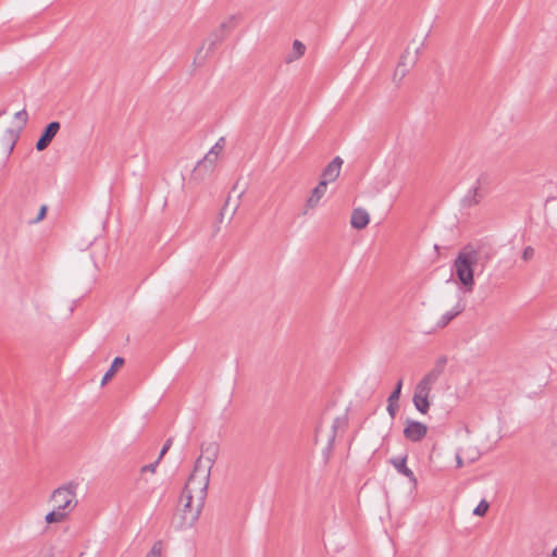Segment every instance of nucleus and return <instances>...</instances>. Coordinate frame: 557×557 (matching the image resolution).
<instances>
[{
	"mask_svg": "<svg viewBox=\"0 0 557 557\" xmlns=\"http://www.w3.org/2000/svg\"><path fill=\"white\" fill-rule=\"evenodd\" d=\"M480 182L481 178L478 180L476 185L470 188L468 194L463 197V206L471 207L480 202V199L482 198V195L480 194Z\"/></svg>",
	"mask_w": 557,
	"mask_h": 557,
	"instance_id": "obj_15",
	"label": "nucleus"
},
{
	"mask_svg": "<svg viewBox=\"0 0 557 557\" xmlns=\"http://www.w3.org/2000/svg\"><path fill=\"white\" fill-rule=\"evenodd\" d=\"M391 463L394 466L398 473L408 478L412 486H417V478L412 470L407 467V456L392 458Z\"/></svg>",
	"mask_w": 557,
	"mask_h": 557,
	"instance_id": "obj_12",
	"label": "nucleus"
},
{
	"mask_svg": "<svg viewBox=\"0 0 557 557\" xmlns=\"http://www.w3.org/2000/svg\"><path fill=\"white\" fill-rule=\"evenodd\" d=\"M432 387V385L428 384L421 379L420 382L416 385L414 392L423 395H430Z\"/></svg>",
	"mask_w": 557,
	"mask_h": 557,
	"instance_id": "obj_25",
	"label": "nucleus"
},
{
	"mask_svg": "<svg viewBox=\"0 0 557 557\" xmlns=\"http://www.w3.org/2000/svg\"><path fill=\"white\" fill-rule=\"evenodd\" d=\"M419 50H420V48H416L414 53L412 55H410V52L407 49L405 51V53L400 57V60L397 65L399 67L408 69V70L410 67H412L417 62Z\"/></svg>",
	"mask_w": 557,
	"mask_h": 557,
	"instance_id": "obj_18",
	"label": "nucleus"
},
{
	"mask_svg": "<svg viewBox=\"0 0 557 557\" xmlns=\"http://www.w3.org/2000/svg\"><path fill=\"white\" fill-rule=\"evenodd\" d=\"M423 381H425L428 384L430 385H434L436 383V381L438 380V377L430 372H428L423 377H422Z\"/></svg>",
	"mask_w": 557,
	"mask_h": 557,
	"instance_id": "obj_37",
	"label": "nucleus"
},
{
	"mask_svg": "<svg viewBox=\"0 0 557 557\" xmlns=\"http://www.w3.org/2000/svg\"><path fill=\"white\" fill-rule=\"evenodd\" d=\"M344 423L342 418L334 419L332 423V434L329 437L327 449H331L335 441L337 429Z\"/></svg>",
	"mask_w": 557,
	"mask_h": 557,
	"instance_id": "obj_23",
	"label": "nucleus"
},
{
	"mask_svg": "<svg viewBox=\"0 0 557 557\" xmlns=\"http://www.w3.org/2000/svg\"><path fill=\"white\" fill-rule=\"evenodd\" d=\"M423 381H425L428 384L430 385H434L436 383V381L438 380V377L430 372H428L423 377H422Z\"/></svg>",
	"mask_w": 557,
	"mask_h": 557,
	"instance_id": "obj_35",
	"label": "nucleus"
},
{
	"mask_svg": "<svg viewBox=\"0 0 557 557\" xmlns=\"http://www.w3.org/2000/svg\"><path fill=\"white\" fill-rule=\"evenodd\" d=\"M48 207L46 205L41 206L37 216L29 221L30 224H36L42 221L47 214Z\"/></svg>",
	"mask_w": 557,
	"mask_h": 557,
	"instance_id": "obj_31",
	"label": "nucleus"
},
{
	"mask_svg": "<svg viewBox=\"0 0 557 557\" xmlns=\"http://www.w3.org/2000/svg\"><path fill=\"white\" fill-rule=\"evenodd\" d=\"M534 256V249L531 246H527L522 251V259L529 261Z\"/></svg>",
	"mask_w": 557,
	"mask_h": 557,
	"instance_id": "obj_34",
	"label": "nucleus"
},
{
	"mask_svg": "<svg viewBox=\"0 0 557 557\" xmlns=\"http://www.w3.org/2000/svg\"><path fill=\"white\" fill-rule=\"evenodd\" d=\"M412 401H413L416 409L420 413L424 414L429 411V409H430L429 395H423V394H419V393L414 392Z\"/></svg>",
	"mask_w": 557,
	"mask_h": 557,
	"instance_id": "obj_17",
	"label": "nucleus"
},
{
	"mask_svg": "<svg viewBox=\"0 0 557 557\" xmlns=\"http://www.w3.org/2000/svg\"><path fill=\"white\" fill-rule=\"evenodd\" d=\"M480 253L472 246L467 245L457 255L454 267L456 276L468 292L474 285V267L479 263Z\"/></svg>",
	"mask_w": 557,
	"mask_h": 557,
	"instance_id": "obj_1",
	"label": "nucleus"
},
{
	"mask_svg": "<svg viewBox=\"0 0 557 557\" xmlns=\"http://www.w3.org/2000/svg\"><path fill=\"white\" fill-rule=\"evenodd\" d=\"M488 508H490V504L485 499H482L479 503V505L474 508L473 515L483 517L487 512Z\"/></svg>",
	"mask_w": 557,
	"mask_h": 557,
	"instance_id": "obj_27",
	"label": "nucleus"
},
{
	"mask_svg": "<svg viewBox=\"0 0 557 557\" xmlns=\"http://www.w3.org/2000/svg\"><path fill=\"white\" fill-rule=\"evenodd\" d=\"M159 462H160V460L157 459L154 462L144 466L141 468V472H146V471L154 472Z\"/></svg>",
	"mask_w": 557,
	"mask_h": 557,
	"instance_id": "obj_38",
	"label": "nucleus"
},
{
	"mask_svg": "<svg viewBox=\"0 0 557 557\" xmlns=\"http://www.w3.org/2000/svg\"><path fill=\"white\" fill-rule=\"evenodd\" d=\"M228 205V200H226L224 207L222 208L220 214H219V222L221 223L223 221V216H224V211L226 209V206Z\"/></svg>",
	"mask_w": 557,
	"mask_h": 557,
	"instance_id": "obj_39",
	"label": "nucleus"
},
{
	"mask_svg": "<svg viewBox=\"0 0 557 557\" xmlns=\"http://www.w3.org/2000/svg\"><path fill=\"white\" fill-rule=\"evenodd\" d=\"M201 455L197 458L195 465H199L202 469L209 470L211 469L218 459L220 446L216 442H206L200 446Z\"/></svg>",
	"mask_w": 557,
	"mask_h": 557,
	"instance_id": "obj_4",
	"label": "nucleus"
},
{
	"mask_svg": "<svg viewBox=\"0 0 557 557\" xmlns=\"http://www.w3.org/2000/svg\"><path fill=\"white\" fill-rule=\"evenodd\" d=\"M224 145H225V139H224V137H221L218 139L215 145L209 151H214V157L218 158L220 152L223 150Z\"/></svg>",
	"mask_w": 557,
	"mask_h": 557,
	"instance_id": "obj_29",
	"label": "nucleus"
},
{
	"mask_svg": "<svg viewBox=\"0 0 557 557\" xmlns=\"http://www.w3.org/2000/svg\"><path fill=\"white\" fill-rule=\"evenodd\" d=\"M305 51H306V46L297 39L294 40L293 50L285 59L286 63H290V62L299 59L300 57L304 55Z\"/></svg>",
	"mask_w": 557,
	"mask_h": 557,
	"instance_id": "obj_19",
	"label": "nucleus"
},
{
	"mask_svg": "<svg viewBox=\"0 0 557 557\" xmlns=\"http://www.w3.org/2000/svg\"><path fill=\"white\" fill-rule=\"evenodd\" d=\"M423 381H425L428 384L430 385H434L436 383V381L438 380V377L430 372H428L423 377H422Z\"/></svg>",
	"mask_w": 557,
	"mask_h": 557,
	"instance_id": "obj_36",
	"label": "nucleus"
},
{
	"mask_svg": "<svg viewBox=\"0 0 557 557\" xmlns=\"http://www.w3.org/2000/svg\"><path fill=\"white\" fill-rule=\"evenodd\" d=\"M407 72L408 69H403L397 65L394 72V81L400 82L406 76Z\"/></svg>",
	"mask_w": 557,
	"mask_h": 557,
	"instance_id": "obj_33",
	"label": "nucleus"
},
{
	"mask_svg": "<svg viewBox=\"0 0 557 557\" xmlns=\"http://www.w3.org/2000/svg\"><path fill=\"white\" fill-rule=\"evenodd\" d=\"M14 117L21 122V126L18 127V131L14 129H7V136L9 141V151H12L14 148V144L16 139L18 138V132L24 128V126L27 124L28 121V114L25 109H22L21 111L16 112Z\"/></svg>",
	"mask_w": 557,
	"mask_h": 557,
	"instance_id": "obj_11",
	"label": "nucleus"
},
{
	"mask_svg": "<svg viewBox=\"0 0 557 557\" xmlns=\"http://www.w3.org/2000/svg\"><path fill=\"white\" fill-rule=\"evenodd\" d=\"M124 358L122 357H115L112 361L111 367L109 370L104 373L101 385L107 384L115 374L116 370L124 364Z\"/></svg>",
	"mask_w": 557,
	"mask_h": 557,
	"instance_id": "obj_20",
	"label": "nucleus"
},
{
	"mask_svg": "<svg viewBox=\"0 0 557 557\" xmlns=\"http://www.w3.org/2000/svg\"><path fill=\"white\" fill-rule=\"evenodd\" d=\"M456 460H457V467L461 468L463 465V461L459 455L456 456Z\"/></svg>",
	"mask_w": 557,
	"mask_h": 557,
	"instance_id": "obj_40",
	"label": "nucleus"
},
{
	"mask_svg": "<svg viewBox=\"0 0 557 557\" xmlns=\"http://www.w3.org/2000/svg\"><path fill=\"white\" fill-rule=\"evenodd\" d=\"M172 444H173V438H172V437L168 438V440L165 441V443L163 444V446H162V448H161V450H160V454H159V456H158V458H157V459H159V460L161 461V459L164 457V455H165V454L169 451V449L171 448Z\"/></svg>",
	"mask_w": 557,
	"mask_h": 557,
	"instance_id": "obj_32",
	"label": "nucleus"
},
{
	"mask_svg": "<svg viewBox=\"0 0 557 557\" xmlns=\"http://www.w3.org/2000/svg\"><path fill=\"white\" fill-rule=\"evenodd\" d=\"M67 516V511H62L54 507V509L46 515V522L48 524L61 522L63 521Z\"/></svg>",
	"mask_w": 557,
	"mask_h": 557,
	"instance_id": "obj_21",
	"label": "nucleus"
},
{
	"mask_svg": "<svg viewBox=\"0 0 557 557\" xmlns=\"http://www.w3.org/2000/svg\"><path fill=\"white\" fill-rule=\"evenodd\" d=\"M370 222V215L366 209L356 208L351 212L350 224L356 230H363Z\"/></svg>",
	"mask_w": 557,
	"mask_h": 557,
	"instance_id": "obj_13",
	"label": "nucleus"
},
{
	"mask_svg": "<svg viewBox=\"0 0 557 557\" xmlns=\"http://www.w3.org/2000/svg\"><path fill=\"white\" fill-rule=\"evenodd\" d=\"M61 128V124L58 121L50 122L42 131L36 143V149L38 151H44L49 147L55 135Z\"/></svg>",
	"mask_w": 557,
	"mask_h": 557,
	"instance_id": "obj_9",
	"label": "nucleus"
},
{
	"mask_svg": "<svg viewBox=\"0 0 557 557\" xmlns=\"http://www.w3.org/2000/svg\"><path fill=\"white\" fill-rule=\"evenodd\" d=\"M342 164L343 159L341 157H335L322 171L320 181H324L325 184L334 182L339 176Z\"/></svg>",
	"mask_w": 557,
	"mask_h": 557,
	"instance_id": "obj_10",
	"label": "nucleus"
},
{
	"mask_svg": "<svg viewBox=\"0 0 557 557\" xmlns=\"http://www.w3.org/2000/svg\"><path fill=\"white\" fill-rule=\"evenodd\" d=\"M224 38L225 34L219 28L213 30L205 40L203 45L198 49L195 57V62H199V64H201L207 59L208 54L211 53L215 46L221 44Z\"/></svg>",
	"mask_w": 557,
	"mask_h": 557,
	"instance_id": "obj_5",
	"label": "nucleus"
},
{
	"mask_svg": "<svg viewBox=\"0 0 557 557\" xmlns=\"http://www.w3.org/2000/svg\"><path fill=\"white\" fill-rule=\"evenodd\" d=\"M76 484L69 483L67 485L60 486L57 490H54L51 495V500L53 502L54 507L62 511L73 509L76 505Z\"/></svg>",
	"mask_w": 557,
	"mask_h": 557,
	"instance_id": "obj_3",
	"label": "nucleus"
},
{
	"mask_svg": "<svg viewBox=\"0 0 557 557\" xmlns=\"http://www.w3.org/2000/svg\"><path fill=\"white\" fill-rule=\"evenodd\" d=\"M237 15H231L226 21H224L219 29L225 34V32L232 30L236 25Z\"/></svg>",
	"mask_w": 557,
	"mask_h": 557,
	"instance_id": "obj_24",
	"label": "nucleus"
},
{
	"mask_svg": "<svg viewBox=\"0 0 557 557\" xmlns=\"http://www.w3.org/2000/svg\"><path fill=\"white\" fill-rule=\"evenodd\" d=\"M401 388H403V379H399L398 382L396 383L393 392L388 396V399H391L392 401H398L400 398V395H401Z\"/></svg>",
	"mask_w": 557,
	"mask_h": 557,
	"instance_id": "obj_26",
	"label": "nucleus"
},
{
	"mask_svg": "<svg viewBox=\"0 0 557 557\" xmlns=\"http://www.w3.org/2000/svg\"><path fill=\"white\" fill-rule=\"evenodd\" d=\"M327 184L324 181H320L318 185L312 189L311 195L306 201L307 209H313L319 205V201L326 191Z\"/></svg>",
	"mask_w": 557,
	"mask_h": 557,
	"instance_id": "obj_14",
	"label": "nucleus"
},
{
	"mask_svg": "<svg viewBox=\"0 0 557 557\" xmlns=\"http://www.w3.org/2000/svg\"><path fill=\"white\" fill-rule=\"evenodd\" d=\"M181 500L184 503L183 508V521L184 524L193 525L199 518L201 512H197V516L193 518V515L195 511H197V500H195V497L190 494L184 495V491L181 495Z\"/></svg>",
	"mask_w": 557,
	"mask_h": 557,
	"instance_id": "obj_8",
	"label": "nucleus"
},
{
	"mask_svg": "<svg viewBox=\"0 0 557 557\" xmlns=\"http://www.w3.org/2000/svg\"><path fill=\"white\" fill-rule=\"evenodd\" d=\"M211 472L207 469H202L199 465L194 466V470L190 473L183 491L184 495L190 494L197 500V511L193 515V518L197 516V512H201L210 482Z\"/></svg>",
	"mask_w": 557,
	"mask_h": 557,
	"instance_id": "obj_2",
	"label": "nucleus"
},
{
	"mask_svg": "<svg viewBox=\"0 0 557 557\" xmlns=\"http://www.w3.org/2000/svg\"><path fill=\"white\" fill-rule=\"evenodd\" d=\"M162 544L161 542H156L151 547L150 552L146 555V557H160L161 556Z\"/></svg>",
	"mask_w": 557,
	"mask_h": 557,
	"instance_id": "obj_28",
	"label": "nucleus"
},
{
	"mask_svg": "<svg viewBox=\"0 0 557 557\" xmlns=\"http://www.w3.org/2000/svg\"><path fill=\"white\" fill-rule=\"evenodd\" d=\"M463 306L460 304L456 305V307L444 313L441 319L437 321L436 326L438 329L445 327L454 318H456L458 314H460L463 311Z\"/></svg>",
	"mask_w": 557,
	"mask_h": 557,
	"instance_id": "obj_16",
	"label": "nucleus"
},
{
	"mask_svg": "<svg viewBox=\"0 0 557 557\" xmlns=\"http://www.w3.org/2000/svg\"><path fill=\"white\" fill-rule=\"evenodd\" d=\"M428 434V426L416 420L407 419L404 428V436L406 440L418 443L422 441Z\"/></svg>",
	"mask_w": 557,
	"mask_h": 557,
	"instance_id": "obj_6",
	"label": "nucleus"
},
{
	"mask_svg": "<svg viewBox=\"0 0 557 557\" xmlns=\"http://www.w3.org/2000/svg\"><path fill=\"white\" fill-rule=\"evenodd\" d=\"M218 158L214 157V151H208V153L197 162L193 171V176L196 180L202 181L209 174H211L215 168Z\"/></svg>",
	"mask_w": 557,
	"mask_h": 557,
	"instance_id": "obj_7",
	"label": "nucleus"
},
{
	"mask_svg": "<svg viewBox=\"0 0 557 557\" xmlns=\"http://www.w3.org/2000/svg\"><path fill=\"white\" fill-rule=\"evenodd\" d=\"M552 557H557V546L552 552Z\"/></svg>",
	"mask_w": 557,
	"mask_h": 557,
	"instance_id": "obj_41",
	"label": "nucleus"
},
{
	"mask_svg": "<svg viewBox=\"0 0 557 557\" xmlns=\"http://www.w3.org/2000/svg\"><path fill=\"white\" fill-rule=\"evenodd\" d=\"M398 401H392L391 399H387V412L391 416L392 419L396 417L397 410H398Z\"/></svg>",
	"mask_w": 557,
	"mask_h": 557,
	"instance_id": "obj_30",
	"label": "nucleus"
},
{
	"mask_svg": "<svg viewBox=\"0 0 557 557\" xmlns=\"http://www.w3.org/2000/svg\"><path fill=\"white\" fill-rule=\"evenodd\" d=\"M446 363H447L446 356L440 357L436 360V362H435L433 369L430 371V373H432V374L436 375L437 377H440L441 374L444 372Z\"/></svg>",
	"mask_w": 557,
	"mask_h": 557,
	"instance_id": "obj_22",
	"label": "nucleus"
}]
</instances>
